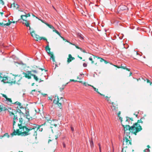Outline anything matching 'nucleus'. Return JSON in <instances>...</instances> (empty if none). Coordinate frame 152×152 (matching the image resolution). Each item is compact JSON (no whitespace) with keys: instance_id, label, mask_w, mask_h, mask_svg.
I'll return each instance as SVG.
<instances>
[{"instance_id":"16","label":"nucleus","mask_w":152,"mask_h":152,"mask_svg":"<svg viewBox=\"0 0 152 152\" xmlns=\"http://www.w3.org/2000/svg\"><path fill=\"white\" fill-rule=\"evenodd\" d=\"M30 30V32L31 36L32 37L34 38V37H35V35L36 34H35V33L34 32V31L33 30H32V31H31V29Z\"/></svg>"},{"instance_id":"35","label":"nucleus","mask_w":152,"mask_h":152,"mask_svg":"<svg viewBox=\"0 0 152 152\" xmlns=\"http://www.w3.org/2000/svg\"><path fill=\"white\" fill-rule=\"evenodd\" d=\"M89 60L90 61H91V63L92 64H93L94 63V61H93L92 58L91 57H90L89 58Z\"/></svg>"},{"instance_id":"11","label":"nucleus","mask_w":152,"mask_h":152,"mask_svg":"<svg viewBox=\"0 0 152 152\" xmlns=\"http://www.w3.org/2000/svg\"><path fill=\"white\" fill-rule=\"evenodd\" d=\"M23 20L25 21V22H24L23 23V24H25V25L27 27H29V30H31V28L29 26V21H28L26 20H25L24 19H23V20Z\"/></svg>"},{"instance_id":"59","label":"nucleus","mask_w":152,"mask_h":152,"mask_svg":"<svg viewBox=\"0 0 152 152\" xmlns=\"http://www.w3.org/2000/svg\"><path fill=\"white\" fill-rule=\"evenodd\" d=\"M82 52L84 53H86V51L84 50H82Z\"/></svg>"},{"instance_id":"4","label":"nucleus","mask_w":152,"mask_h":152,"mask_svg":"<svg viewBox=\"0 0 152 152\" xmlns=\"http://www.w3.org/2000/svg\"><path fill=\"white\" fill-rule=\"evenodd\" d=\"M131 139L129 135L125 134L123 140V145H129L131 144Z\"/></svg>"},{"instance_id":"57","label":"nucleus","mask_w":152,"mask_h":152,"mask_svg":"<svg viewBox=\"0 0 152 152\" xmlns=\"http://www.w3.org/2000/svg\"><path fill=\"white\" fill-rule=\"evenodd\" d=\"M121 113H120V112H119V113L118 114V117H119V115Z\"/></svg>"},{"instance_id":"2","label":"nucleus","mask_w":152,"mask_h":152,"mask_svg":"<svg viewBox=\"0 0 152 152\" xmlns=\"http://www.w3.org/2000/svg\"><path fill=\"white\" fill-rule=\"evenodd\" d=\"M20 129V134L22 136H25L29 135L31 133V132H34L37 135V132L34 128H28L23 125L21 127V129Z\"/></svg>"},{"instance_id":"42","label":"nucleus","mask_w":152,"mask_h":152,"mask_svg":"<svg viewBox=\"0 0 152 152\" xmlns=\"http://www.w3.org/2000/svg\"><path fill=\"white\" fill-rule=\"evenodd\" d=\"M72 60L70 58H68L67 60V62H68L69 63L70 62H71L72 61Z\"/></svg>"},{"instance_id":"6","label":"nucleus","mask_w":152,"mask_h":152,"mask_svg":"<svg viewBox=\"0 0 152 152\" xmlns=\"http://www.w3.org/2000/svg\"><path fill=\"white\" fill-rule=\"evenodd\" d=\"M8 83H13L14 82V76H11L7 77Z\"/></svg>"},{"instance_id":"62","label":"nucleus","mask_w":152,"mask_h":152,"mask_svg":"<svg viewBox=\"0 0 152 152\" xmlns=\"http://www.w3.org/2000/svg\"><path fill=\"white\" fill-rule=\"evenodd\" d=\"M147 82L148 83H149V82L150 83V81L148 80H147Z\"/></svg>"},{"instance_id":"50","label":"nucleus","mask_w":152,"mask_h":152,"mask_svg":"<svg viewBox=\"0 0 152 152\" xmlns=\"http://www.w3.org/2000/svg\"><path fill=\"white\" fill-rule=\"evenodd\" d=\"M15 3H13V4H11V7L12 6L13 7H15Z\"/></svg>"},{"instance_id":"14","label":"nucleus","mask_w":152,"mask_h":152,"mask_svg":"<svg viewBox=\"0 0 152 152\" xmlns=\"http://www.w3.org/2000/svg\"><path fill=\"white\" fill-rule=\"evenodd\" d=\"M24 116L27 119H28V120H30V116L29 115V113L28 112H27L25 113V115H24Z\"/></svg>"},{"instance_id":"34","label":"nucleus","mask_w":152,"mask_h":152,"mask_svg":"<svg viewBox=\"0 0 152 152\" xmlns=\"http://www.w3.org/2000/svg\"><path fill=\"white\" fill-rule=\"evenodd\" d=\"M6 136L7 137H9L10 136H9L8 134V133H5L4 134L3 136H2V137H4Z\"/></svg>"},{"instance_id":"32","label":"nucleus","mask_w":152,"mask_h":152,"mask_svg":"<svg viewBox=\"0 0 152 152\" xmlns=\"http://www.w3.org/2000/svg\"><path fill=\"white\" fill-rule=\"evenodd\" d=\"M47 52L48 53L49 55L50 56V54H51L50 53V49L49 48H48V49L46 50Z\"/></svg>"},{"instance_id":"15","label":"nucleus","mask_w":152,"mask_h":152,"mask_svg":"<svg viewBox=\"0 0 152 152\" xmlns=\"http://www.w3.org/2000/svg\"><path fill=\"white\" fill-rule=\"evenodd\" d=\"M30 16V15L29 13H28L26 14V15H21V18L23 20V19H24L23 17H25L26 18V17Z\"/></svg>"},{"instance_id":"27","label":"nucleus","mask_w":152,"mask_h":152,"mask_svg":"<svg viewBox=\"0 0 152 152\" xmlns=\"http://www.w3.org/2000/svg\"><path fill=\"white\" fill-rule=\"evenodd\" d=\"M41 37H39V35L36 34L35 36L34 37V38H35L36 39H37L40 40Z\"/></svg>"},{"instance_id":"7","label":"nucleus","mask_w":152,"mask_h":152,"mask_svg":"<svg viewBox=\"0 0 152 152\" xmlns=\"http://www.w3.org/2000/svg\"><path fill=\"white\" fill-rule=\"evenodd\" d=\"M24 122L23 121V119L22 118H20L19 119V123L18 124V126L19 127L20 129H21V127L23 126L24 125Z\"/></svg>"},{"instance_id":"41","label":"nucleus","mask_w":152,"mask_h":152,"mask_svg":"<svg viewBox=\"0 0 152 152\" xmlns=\"http://www.w3.org/2000/svg\"><path fill=\"white\" fill-rule=\"evenodd\" d=\"M87 64L86 63H84L83 64V66L84 67H86L87 66Z\"/></svg>"},{"instance_id":"9","label":"nucleus","mask_w":152,"mask_h":152,"mask_svg":"<svg viewBox=\"0 0 152 152\" xmlns=\"http://www.w3.org/2000/svg\"><path fill=\"white\" fill-rule=\"evenodd\" d=\"M13 128L14 129V126L15 124L16 123V122H17L18 121V117L16 115H13Z\"/></svg>"},{"instance_id":"52","label":"nucleus","mask_w":152,"mask_h":152,"mask_svg":"<svg viewBox=\"0 0 152 152\" xmlns=\"http://www.w3.org/2000/svg\"><path fill=\"white\" fill-rule=\"evenodd\" d=\"M48 48H49L48 44L46 46V50L48 49Z\"/></svg>"},{"instance_id":"33","label":"nucleus","mask_w":152,"mask_h":152,"mask_svg":"<svg viewBox=\"0 0 152 152\" xmlns=\"http://www.w3.org/2000/svg\"><path fill=\"white\" fill-rule=\"evenodd\" d=\"M9 114L10 116H12V115H14L15 114L13 113V111L10 112H9Z\"/></svg>"},{"instance_id":"5","label":"nucleus","mask_w":152,"mask_h":152,"mask_svg":"<svg viewBox=\"0 0 152 152\" xmlns=\"http://www.w3.org/2000/svg\"><path fill=\"white\" fill-rule=\"evenodd\" d=\"M22 77L20 75H16L14 76V82L15 83H16L18 84H20V80L22 79Z\"/></svg>"},{"instance_id":"29","label":"nucleus","mask_w":152,"mask_h":152,"mask_svg":"<svg viewBox=\"0 0 152 152\" xmlns=\"http://www.w3.org/2000/svg\"><path fill=\"white\" fill-rule=\"evenodd\" d=\"M8 110V111L9 112H10L13 111V110L11 108H8L7 109V110Z\"/></svg>"},{"instance_id":"22","label":"nucleus","mask_w":152,"mask_h":152,"mask_svg":"<svg viewBox=\"0 0 152 152\" xmlns=\"http://www.w3.org/2000/svg\"><path fill=\"white\" fill-rule=\"evenodd\" d=\"M32 76L34 77V79L37 81L38 80V78L35 75L33 74L32 75Z\"/></svg>"},{"instance_id":"30","label":"nucleus","mask_w":152,"mask_h":152,"mask_svg":"<svg viewBox=\"0 0 152 152\" xmlns=\"http://www.w3.org/2000/svg\"><path fill=\"white\" fill-rule=\"evenodd\" d=\"M69 58H70L72 60H73L75 59V58L74 57H72L71 54H69Z\"/></svg>"},{"instance_id":"19","label":"nucleus","mask_w":152,"mask_h":152,"mask_svg":"<svg viewBox=\"0 0 152 152\" xmlns=\"http://www.w3.org/2000/svg\"><path fill=\"white\" fill-rule=\"evenodd\" d=\"M71 44L73 45H74L76 47V48H77L78 49L80 50L81 51H82V50H83V49H82L80 47H78V46L77 45H75V44H72V43H71Z\"/></svg>"},{"instance_id":"58","label":"nucleus","mask_w":152,"mask_h":152,"mask_svg":"<svg viewBox=\"0 0 152 152\" xmlns=\"http://www.w3.org/2000/svg\"><path fill=\"white\" fill-rule=\"evenodd\" d=\"M119 119H120V120H121V121H122V118L121 117H120V116H119Z\"/></svg>"},{"instance_id":"31","label":"nucleus","mask_w":152,"mask_h":152,"mask_svg":"<svg viewBox=\"0 0 152 152\" xmlns=\"http://www.w3.org/2000/svg\"><path fill=\"white\" fill-rule=\"evenodd\" d=\"M90 145H91V147H94V143H93V141L91 140V141L90 142Z\"/></svg>"},{"instance_id":"1","label":"nucleus","mask_w":152,"mask_h":152,"mask_svg":"<svg viewBox=\"0 0 152 152\" xmlns=\"http://www.w3.org/2000/svg\"><path fill=\"white\" fill-rule=\"evenodd\" d=\"M122 126L124 128L125 135H129L130 133L136 135L137 132L142 130L141 126L137 123H135L131 127L129 125L125 126L122 124Z\"/></svg>"},{"instance_id":"43","label":"nucleus","mask_w":152,"mask_h":152,"mask_svg":"<svg viewBox=\"0 0 152 152\" xmlns=\"http://www.w3.org/2000/svg\"><path fill=\"white\" fill-rule=\"evenodd\" d=\"M2 96L4 97L6 99V98H7V97L6 96V95H5V94H2Z\"/></svg>"},{"instance_id":"25","label":"nucleus","mask_w":152,"mask_h":152,"mask_svg":"<svg viewBox=\"0 0 152 152\" xmlns=\"http://www.w3.org/2000/svg\"><path fill=\"white\" fill-rule=\"evenodd\" d=\"M94 57L97 58H100V61L101 62H102L103 61H104L105 62H106V61L104 59H103L102 58H100V57H97L96 56H94Z\"/></svg>"},{"instance_id":"13","label":"nucleus","mask_w":152,"mask_h":152,"mask_svg":"<svg viewBox=\"0 0 152 152\" xmlns=\"http://www.w3.org/2000/svg\"><path fill=\"white\" fill-rule=\"evenodd\" d=\"M7 77H4L2 75V79L1 80V82H3L4 83H8Z\"/></svg>"},{"instance_id":"51","label":"nucleus","mask_w":152,"mask_h":152,"mask_svg":"<svg viewBox=\"0 0 152 152\" xmlns=\"http://www.w3.org/2000/svg\"><path fill=\"white\" fill-rule=\"evenodd\" d=\"M98 145H99V147L100 152H101V148L100 145V144H99Z\"/></svg>"},{"instance_id":"36","label":"nucleus","mask_w":152,"mask_h":152,"mask_svg":"<svg viewBox=\"0 0 152 152\" xmlns=\"http://www.w3.org/2000/svg\"><path fill=\"white\" fill-rule=\"evenodd\" d=\"M19 7V5L15 3V5L14 7L16 8H18Z\"/></svg>"},{"instance_id":"64","label":"nucleus","mask_w":152,"mask_h":152,"mask_svg":"<svg viewBox=\"0 0 152 152\" xmlns=\"http://www.w3.org/2000/svg\"><path fill=\"white\" fill-rule=\"evenodd\" d=\"M134 115H135L136 116V117H137L138 115L137 114H134Z\"/></svg>"},{"instance_id":"44","label":"nucleus","mask_w":152,"mask_h":152,"mask_svg":"<svg viewBox=\"0 0 152 152\" xmlns=\"http://www.w3.org/2000/svg\"><path fill=\"white\" fill-rule=\"evenodd\" d=\"M2 77V74L0 73V80H1Z\"/></svg>"},{"instance_id":"60","label":"nucleus","mask_w":152,"mask_h":152,"mask_svg":"<svg viewBox=\"0 0 152 152\" xmlns=\"http://www.w3.org/2000/svg\"><path fill=\"white\" fill-rule=\"evenodd\" d=\"M35 91V90H32V91H31V93H32V92H33V91Z\"/></svg>"},{"instance_id":"37","label":"nucleus","mask_w":152,"mask_h":152,"mask_svg":"<svg viewBox=\"0 0 152 152\" xmlns=\"http://www.w3.org/2000/svg\"><path fill=\"white\" fill-rule=\"evenodd\" d=\"M70 81H73V82H79L80 83H82V81H77V80H71Z\"/></svg>"},{"instance_id":"8","label":"nucleus","mask_w":152,"mask_h":152,"mask_svg":"<svg viewBox=\"0 0 152 152\" xmlns=\"http://www.w3.org/2000/svg\"><path fill=\"white\" fill-rule=\"evenodd\" d=\"M30 72H31V71H28V73H24L23 74L24 75V76L26 78H27L28 79L31 78V76H32V74Z\"/></svg>"},{"instance_id":"28","label":"nucleus","mask_w":152,"mask_h":152,"mask_svg":"<svg viewBox=\"0 0 152 152\" xmlns=\"http://www.w3.org/2000/svg\"><path fill=\"white\" fill-rule=\"evenodd\" d=\"M6 101H7L8 102L11 103L12 102V101L11 99L7 98H6Z\"/></svg>"},{"instance_id":"39","label":"nucleus","mask_w":152,"mask_h":152,"mask_svg":"<svg viewBox=\"0 0 152 152\" xmlns=\"http://www.w3.org/2000/svg\"><path fill=\"white\" fill-rule=\"evenodd\" d=\"M121 68L124 69H126L127 70H128V71H129V69H128V68H126V66H122Z\"/></svg>"},{"instance_id":"12","label":"nucleus","mask_w":152,"mask_h":152,"mask_svg":"<svg viewBox=\"0 0 152 152\" xmlns=\"http://www.w3.org/2000/svg\"><path fill=\"white\" fill-rule=\"evenodd\" d=\"M7 110V108L4 107V105L1 104L0 105V112L2 111H4Z\"/></svg>"},{"instance_id":"55","label":"nucleus","mask_w":152,"mask_h":152,"mask_svg":"<svg viewBox=\"0 0 152 152\" xmlns=\"http://www.w3.org/2000/svg\"><path fill=\"white\" fill-rule=\"evenodd\" d=\"M63 147L64 148H65L66 147V145L64 143H63Z\"/></svg>"},{"instance_id":"54","label":"nucleus","mask_w":152,"mask_h":152,"mask_svg":"<svg viewBox=\"0 0 152 152\" xmlns=\"http://www.w3.org/2000/svg\"><path fill=\"white\" fill-rule=\"evenodd\" d=\"M17 104L19 106H20V105H21V103L20 102H18V103H17Z\"/></svg>"},{"instance_id":"24","label":"nucleus","mask_w":152,"mask_h":152,"mask_svg":"<svg viewBox=\"0 0 152 152\" xmlns=\"http://www.w3.org/2000/svg\"><path fill=\"white\" fill-rule=\"evenodd\" d=\"M148 148H146L144 150V152H150V150L149 149L150 148V146L149 145L147 146Z\"/></svg>"},{"instance_id":"49","label":"nucleus","mask_w":152,"mask_h":152,"mask_svg":"<svg viewBox=\"0 0 152 152\" xmlns=\"http://www.w3.org/2000/svg\"><path fill=\"white\" fill-rule=\"evenodd\" d=\"M41 20L42 23H44L45 24V23H47L45 21L43 20H42L41 19V20Z\"/></svg>"},{"instance_id":"63","label":"nucleus","mask_w":152,"mask_h":152,"mask_svg":"<svg viewBox=\"0 0 152 152\" xmlns=\"http://www.w3.org/2000/svg\"><path fill=\"white\" fill-rule=\"evenodd\" d=\"M39 69H40L42 71H43V70H44V69H42V68H39Z\"/></svg>"},{"instance_id":"3","label":"nucleus","mask_w":152,"mask_h":152,"mask_svg":"<svg viewBox=\"0 0 152 152\" xmlns=\"http://www.w3.org/2000/svg\"><path fill=\"white\" fill-rule=\"evenodd\" d=\"M64 102L62 97L59 98L58 96H55L53 100V103L55 105H57L60 109H61L62 107V103Z\"/></svg>"},{"instance_id":"38","label":"nucleus","mask_w":152,"mask_h":152,"mask_svg":"<svg viewBox=\"0 0 152 152\" xmlns=\"http://www.w3.org/2000/svg\"><path fill=\"white\" fill-rule=\"evenodd\" d=\"M0 4H1L2 5H4V3L2 0H0Z\"/></svg>"},{"instance_id":"10","label":"nucleus","mask_w":152,"mask_h":152,"mask_svg":"<svg viewBox=\"0 0 152 152\" xmlns=\"http://www.w3.org/2000/svg\"><path fill=\"white\" fill-rule=\"evenodd\" d=\"M20 130L18 129L17 130V131H15V129H14V131L13 132H12V133L11 134V135L12 136L14 135H16L17 134L18 135H20Z\"/></svg>"},{"instance_id":"40","label":"nucleus","mask_w":152,"mask_h":152,"mask_svg":"<svg viewBox=\"0 0 152 152\" xmlns=\"http://www.w3.org/2000/svg\"><path fill=\"white\" fill-rule=\"evenodd\" d=\"M42 39L44 40L47 41V39H46V38L45 37H41L40 40H41Z\"/></svg>"},{"instance_id":"46","label":"nucleus","mask_w":152,"mask_h":152,"mask_svg":"<svg viewBox=\"0 0 152 152\" xmlns=\"http://www.w3.org/2000/svg\"><path fill=\"white\" fill-rule=\"evenodd\" d=\"M83 83V85L85 86H88V84H87L86 83Z\"/></svg>"},{"instance_id":"45","label":"nucleus","mask_w":152,"mask_h":152,"mask_svg":"<svg viewBox=\"0 0 152 152\" xmlns=\"http://www.w3.org/2000/svg\"><path fill=\"white\" fill-rule=\"evenodd\" d=\"M31 71V72H33L34 73H37V71L36 70H32V71Z\"/></svg>"},{"instance_id":"47","label":"nucleus","mask_w":152,"mask_h":152,"mask_svg":"<svg viewBox=\"0 0 152 152\" xmlns=\"http://www.w3.org/2000/svg\"><path fill=\"white\" fill-rule=\"evenodd\" d=\"M0 26H4V24L3 23H0Z\"/></svg>"},{"instance_id":"17","label":"nucleus","mask_w":152,"mask_h":152,"mask_svg":"<svg viewBox=\"0 0 152 152\" xmlns=\"http://www.w3.org/2000/svg\"><path fill=\"white\" fill-rule=\"evenodd\" d=\"M88 85V86H91L94 89V90L95 91H96L98 94H99L100 95H102V94H101L98 91V89H97L96 88H95L94 87L92 86H91L90 85Z\"/></svg>"},{"instance_id":"18","label":"nucleus","mask_w":152,"mask_h":152,"mask_svg":"<svg viewBox=\"0 0 152 152\" xmlns=\"http://www.w3.org/2000/svg\"><path fill=\"white\" fill-rule=\"evenodd\" d=\"M45 24L48 26L50 28L53 29V30L55 29V28L52 25H50L48 23H45Z\"/></svg>"},{"instance_id":"61","label":"nucleus","mask_w":152,"mask_h":152,"mask_svg":"<svg viewBox=\"0 0 152 152\" xmlns=\"http://www.w3.org/2000/svg\"><path fill=\"white\" fill-rule=\"evenodd\" d=\"M121 152H126V151H124L123 149H122Z\"/></svg>"},{"instance_id":"53","label":"nucleus","mask_w":152,"mask_h":152,"mask_svg":"<svg viewBox=\"0 0 152 152\" xmlns=\"http://www.w3.org/2000/svg\"><path fill=\"white\" fill-rule=\"evenodd\" d=\"M71 130L72 131V132H74V128L73 127H71Z\"/></svg>"},{"instance_id":"23","label":"nucleus","mask_w":152,"mask_h":152,"mask_svg":"<svg viewBox=\"0 0 152 152\" xmlns=\"http://www.w3.org/2000/svg\"><path fill=\"white\" fill-rule=\"evenodd\" d=\"M53 31L55 32L56 33H57L58 35H59L60 37H62L61 36L60 33L58 32V31L57 30H56L55 28Z\"/></svg>"},{"instance_id":"21","label":"nucleus","mask_w":152,"mask_h":152,"mask_svg":"<svg viewBox=\"0 0 152 152\" xmlns=\"http://www.w3.org/2000/svg\"><path fill=\"white\" fill-rule=\"evenodd\" d=\"M121 10H126L127 9V7L125 6H121L120 7V8Z\"/></svg>"},{"instance_id":"56","label":"nucleus","mask_w":152,"mask_h":152,"mask_svg":"<svg viewBox=\"0 0 152 152\" xmlns=\"http://www.w3.org/2000/svg\"><path fill=\"white\" fill-rule=\"evenodd\" d=\"M106 99L107 100H108V99H109V98H108V97H107V96H106Z\"/></svg>"},{"instance_id":"48","label":"nucleus","mask_w":152,"mask_h":152,"mask_svg":"<svg viewBox=\"0 0 152 152\" xmlns=\"http://www.w3.org/2000/svg\"><path fill=\"white\" fill-rule=\"evenodd\" d=\"M10 23H6V24H4V26H8L9 25H10Z\"/></svg>"},{"instance_id":"20","label":"nucleus","mask_w":152,"mask_h":152,"mask_svg":"<svg viewBox=\"0 0 152 152\" xmlns=\"http://www.w3.org/2000/svg\"><path fill=\"white\" fill-rule=\"evenodd\" d=\"M50 58H52V59L53 60V62H55V58L53 56V54H50Z\"/></svg>"},{"instance_id":"26","label":"nucleus","mask_w":152,"mask_h":152,"mask_svg":"<svg viewBox=\"0 0 152 152\" xmlns=\"http://www.w3.org/2000/svg\"><path fill=\"white\" fill-rule=\"evenodd\" d=\"M130 120L132 121L133 120V118H130L128 117H126V121H127L128 122Z\"/></svg>"}]
</instances>
